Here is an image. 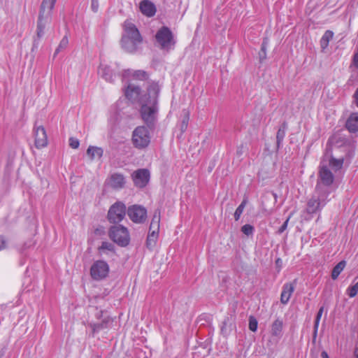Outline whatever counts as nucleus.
<instances>
[{
    "label": "nucleus",
    "mask_w": 358,
    "mask_h": 358,
    "mask_svg": "<svg viewBox=\"0 0 358 358\" xmlns=\"http://www.w3.org/2000/svg\"><path fill=\"white\" fill-rule=\"evenodd\" d=\"M113 320L109 317L104 318L101 323L90 322L89 327L91 328L92 333H99L100 331L110 328L113 324Z\"/></svg>",
    "instance_id": "nucleus-19"
},
{
    "label": "nucleus",
    "mask_w": 358,
    "mask_h": 358,
    "mask_svg": "<svg viewBox=\"0 0 358 358\" xmlns=\"http://www.w3.org/2000/svg\"><path fill=\"white\" fill-rule=\"evenodd\" d=\"M125 182L124 176L120 173H113L108 179V185L115 189L123 188Z\"/></svg>",
    "instance_id": "nucleus-16"
},
{
    "label": "nucleus",
    "mask_w": 358,
    "mask_h": 358,
    "mask_svg": "<svg viewBox=\"0 0 358 358\" xmlns=\"http://www.w3.org/2000/svg\"><path fill=\"white\" fill-rule=\"evenodd\" d=\"M321 357L322 358H329V356H328V354L325 351H323L321 353Z\"/></svg>",
    "instance_id": "nucleus-47"
},
{
    "label": "nucleus",
    "mask_w": 358,
    "mask_h": 358,
    "mask_svg": "<svg viewBox=\"0 0 358 358\" xmlns=\"http://www.w3.org/2000/svg\"><path fill=\"white\" fill-rule=\"evenodd\" d=\"M99 250L102 253H106V251L113 252L114 245L111 243L103 241L102 242L101 245L99 248Z\"/></svg>",
    "instance_id": "nucleus-30"
},
{
    "label": "nucleus",
    "mask_w": 358,
    "mask_h": 358,
    "mask_svg": "<svg viewBox=\"0 0 358 358\" xmlns=\"http://www.w3.org/2000/svg\"><path fill=\"white\" fill-rule=\"evenodd\" d=\"M268 45V38H264L262 43V47H261V52L262 53H260V57H263V58H265L266 57V48H267V46Z\"/></svg>",
    "instance_id": "nucleus-37"
},
{
    "label": "nucleus",
    "mask_w": 358,
    "mask_h": 358,
    "mask_svg": "<svg viewBox=\"0 0 358 358\" xmlns=\"http://www.w3.org/2000/svg\"><path fill=\"white\" fill-rule=\"evenodd\" d=\"M142 41V36L135 24L126 20L123 25L122 48L127 52L134 53L138 49Z\"/></svg>",
    "instance_id": "nucleus-2"
},
{
    "label": "nucleus",
    "mask_w": 358,
    "mask_h": 358,
    "mask_svg": "<svg viewBox=\"0 0 358 358\" xmlns=\"http://www.w3.org/2000/svg\"><path fill=\"white\" fill-rule=\"evenodd\" d=\"M241 231L246 236H252L254 234L255 228L252 225L246 224L241 227Z\"/></svg>",
    "instance_id": "nucleus-33"
},
{
    "label": "nucleus",
    "mask_w": 358,
    "mask_h": 358,
    "mask_svg": "<svg viewBox=\"0 0 358 358\" xmlns=\"http://www.w3.org/2000/svg\"><path fill=\"white\" fill-rule=\"evenodd\" d=\"M131 178L136 187L143 188L149 182L150 173L146 169H139L132 173Z\"/></svg>",
    "instance_id": "nucleus-13"
},
{
    "label": "nucleus",
    "mask_w": 358,
    "mask_h": 358,
    "mask_svg": "<svg viewBox=\"0 0 358 358\" xmlns=\"http://www.w3.org/2000/svg\"><path fill=\"white\" fill-rule=\"evenodd\" d=\"M132 142L134 145L138 149L148 147L150 143V135L148 129L145 126L137 127L132 134Z\"/></svg>",
    "instance_id": "nucleus-6"
},
{
    "label": "nucleus",
    "mask_w": 358,
    "mask_h": 358,
    "mask_svg": "<svg viewBox=\"0 0 358 358\" xmlns=\"http://www.w3.org/2000/svg\"><path fill=\"white\" fill-rule=\"evenodd\" d=\"M127 87L124 90V94L127 99L132 103H141V99L148 98V86L147 87V92L145 94H142L140 87L135 83H125Z\"/></svg>",
    "instance_id": "nucleus-9"
},
{
    "label": "nucleus",
    "mask_w": 358,
    "mask_h": 358,
    "mask_svg": "<svg viewBox=\"0 0 358 358\" xmlns=\"http://www.w3.org/2000/svg\"><path fill=\"white\" fill-rule=\"evenodd\" d=\"M148 78V74L143 70H125L122 74L124 83H134L136 81H143Z\"/></svg>",
    "instance_id": "nucleus-11"
},
{
    "label": "nucleus",
    "mask_w": 358,
    "mask_h": 358,
    "mask_svg": "<svg viewBox=\"0 0 358 358\" xmlns=\"http://www.w3.org/2000/svg\"><path fill=\"white\" fill-rule=\"evenodd\" d=\"M353 98L355 100V103L357 106V107L358 108V88L356 90V91L353 95Z\"/></svg>",
    "instance_id": "nucleus-44"
},
{
    "label": "nucleus",
    "mask_w": 358,
    "mask_h": 358,
    "mask_svg": "<svg viewBox=\"0 0 358 358\" xmlns=\"http://www.w3.org/2000/svg\"><path fill=\"white\" fill-rule=\"evenodd\" d=\"M98 72L107 82H113L115 77L110 67L106 64H101Z\"/></svg>",
    "instance_id": "nucleus-20"
},
{
    "label": "nucleus",
    "mask_w": 358,
    "mask_h": 358,
    "mask_svg": "<svg viewBox=\"0 0 358 358\" xmlns=\"http://www.w3.org/2000/svg\"><path fill=\"white\" fill-rule=\"evenodd\" d=\"M111 239L121 246H127L130 241L127 229L122 225L111 227L109 231Z\"/></svg>",
    "instance_id": "nucleus-7"
},
{
    "label": "nucleus",
    "mask_w": 358,
    "mask_h": 358,
    "mask_svg": "<svg viewBox=\"0 0 358 358\" xmlns=\"http://www.w3.org/2000/svg\"><path fill=\"white\" fill-rule=\"evenodd\" d=\"M292 215H293V213L290 214L289 215V217L287 218V220L282 224V226L279 228V229H278V233L279 234H282V233H283L286 230V229L287 227V225H288L289 220L292 217Z\"/></svg>",
    "instance_id": "nucleus-40"
},
{
    "label": "nucleus",
    "mask_w": 358,
    "mask_h": 358,
    "mask_svg": "<svg viewBox=\"0 0 358 358\" xmlns=\"http://www.w3.org/2000/svg\"><path fill=\"white\" fill-rule=\"evenodd\" d=\"M319 176L321 182L327 187L330 186L334 180L333 173L327 166H322L320 168Z\"/></svg>",
    "instance_id": "nucleus-18"
},
{
    "label": "nucleus",
    "mask_w": 358,
    "mask_h": 358,
    "mask_svg": "<svg viewBox=\"0 0 358 358\" xmlns=\"http://www.w3.org/2000/svg\"><path fill=\"white\" fill-rule=\"evenodd\" d=\"M246 204H247V199H244L242 201L241 203L236 209L235 213H234V219L236 221H238L240 219Z\"/></svg>",
    "instance_id": "nucleus-29"
},
{
    "label": "nucleus",
    "mask_w": 358,
    "mask_h": 358,
    "mask_svg": "<svg viewBox=\"0 0 358 358\" xmlns=\"http://www.w3.org/2000/svg\"><path fill=\"white\" fill-rule=\"evenodd\" d=\"M343 164V159H335V158H331L329 161V166L335 169V170H338L340 169H341L342 166Z\"/></svg>",
    "instance_id": "nucleus-31"
},
{
    "label": "nucleus",
    "mask_w": 358,
    "mask_h": 358,
    "mask_svg": "<svg viewBox=\"0 0 358 358\" xmlns=\"http://www.w3.org/2000/svg\"><path fill=\"white\" fill-rule=\"evenodd\" d=\"M141 12L147 17H152L156 13L155 4L149 0H143L140 3Z\"/></svg>",
    "instance_id": "nucleus-17"
},
{
    "label": "nucleus",
    "mask_w": 358,
    "mask_h": 358,
    "mask_svg": "<svg viewBox=\"0 0 358 358\" xmlns=\"http://www.w3.org/2000/svg\"><path fill=\"white\" fill-rule=\"evenodd\" d=\"M316 188H317V191H319V189H320V185L319 184L317 185V187Z\"/></svg>",
    "instance_id": "nucleus-49"
},
{
    "label": "nucleus",
    "mask_w": 358,
    "mask_h": 358,
    "mask_svg": "<svg viewBox=\"0 0 358 358\" xmlns=\"http://www.w3.org/2000/svg\"><path fill=\"white\" fill-rule=\"evenodd\" d=\"M189 119V114L186 113L184 119L182 120L180 125V131H181L182 134L183 132H185L187 128Z\"/></svg>",
    "instance_id": "nucleus-36"
},
{
    "label": "nucleus",
    "mask_w": 358,
    "mask_h": 358,
    "mask_svg": "<svg viewBox=\"0 0 358 358\" xmlns=\"http://www.w3.org/2000/svg\"><path fill=\"white\" fill-rule=\"evenodd\" d=\"M110 267L103 260L95 261L90 268V275L94 280L99 281L106 278L109 274Z\"/></svg>",
    "instance_id": "nucleus-8"
},
{
    "label": "nucleus",
    "mask_w": 358,
    "mask_h": 358,
    "mask_svg": "<svg viewBox=\"0 0 358 358\" xmlns=\"http://www.w3.org/2000/svg\"><path fill=\"white\" fill-rule=\"evenodd\" d=\"M258 322L254 316L249 317V329L250 331L255 332L257 330Z\"/></svg>",
    "instance_id": "nucleus-35"
},
{
    "label": "nucleus",
    "mask_w": 358,
    "mask_h": 358,
    "mask_svg": "<svg viewBox=\"0 0 358 358\" xmlns=\"http://www.w3.org/2000/svg\"><path fill=\"white\" fill-rule=\"evenodd\" d=\"M275 264L279 268V269H280L281 268V265H282V259L280 258H278L275 260Z\"/></svg>",
    "instance_id": "nucleus-46"
},
{
    "label": "nucleus",
    "mask_w": 358,
    "mask_h": 358,
    "mask_svg": "<svg viewBox=\"0 0 358 358\" xmlns=\"http://www.w3.org/2000/svg\"><path fill=\"white\" fill-rule=\"evenodd\" d=\"M317 197L313 196L307 203L306 208L301 213V217L305 220H310L313 215L320 211L327 204L326 199L329 192H318Z\"/></svg>",
    "instance_id": "nucleus-4"
},
{
    "label": "nucleus",
    "mask_w": 358,
    "mask_h": 358,
    "mask_svg": "<svg viewBox=\"0 0 358 358\" xmlns=\"http://www.w3.org/2000/svg\"><path fill=\"white\" fill-rule=\"evenodd\" d=\"M159 224L160 212L159 210H155L150 223V230L154 229L155 231H159Z\"/></svg>",
    "instance_id": "nucleus-26"
},
{
    "label": "nucleus",
    "mask_w": 358,
    "mask_h": 358,
    "mask_svg": "<svg viewBox=\"0 0 358 358\" xmlns=\"http://www.w3.org/2000/svg\"><path fill=\"white\" fill-rule=\"evenodd\" d=\"M353 285L349 286L346 290L347 294L350 297H355L358 292V277H356L352 282Z\"/></svg>",
    "instance_id": "nucleus-27"
},
{
    "label": "nucleus",
    "mask_w": 358,
    "mask_h": 358,
    "mask_svg": "<svg viewBox=\"0 0 358 358\" xmlns=\"http://www.w3.org/2000/svg\"><path fill=\"white\" fill-rule=\"evenodd\" d=\"M37 45H38V43L36 41V39L34 40V47H37Z\"/></svg>",
    "instance_id": "nucleus-48"
},
{
    "label": "nucleus",
    "mask_w": 358,
    "mask_h": 358,
    "mask_svg": "<svg viewBox=\"0 0 358 358\" xmlns=\"http://www.w3.org/2000/svg\"><path fill=\"white\" fill-rule=\"evenodd\" d=\"M334 32L330 30H327L324 32L320 39V46L322 50H325L328 45L329 41L333 38Z\"/></svg>",
    "instance_id": "nucleus-24"
},
{
    "label": "nucleus",
    "mask_w": 358,
    "mask_h": 358,
    "mask_svg": "<svg viewBox=\"0 0 358 358\" xmlns=\"http://www.w3.org/2000/svg\"><path fill=\"white\" fill-rule=\"evenodd\" d=\"M346 128L351 133L358 131V113H352L346 122Z\"/></svg>",
    "instance_id": "nucleus-21"
},
{
    "label": "nucleus",
    "mask_w": 358,
    "mask_h": 358,
    "mask_svg": "<svg viewBox=\"0 0 358 358\" xmlns=\"http://www.w3.org/2000/svg\"><path fill=\"white\" fill-rule=\"evenodd\" d=\"M127 215L132 222L143 223L147 218V210L143 206L133 205L129 207Z\"/></svg>",
    "instance_id": "nucleus-12"
},
{
    "label": "nucleus",
    "mask_w": 358,
    "mask_h": 358,
    "mask_svg": "<svg viewBox=\"0 0 358 358\" xmlns=\"http://www.w3.org/2000/svg\"><path fill=\"white\" fill-rule=\"evenodd\" d=\"M346 266L345 261L343 260L338 262L333 268L331 272V278L333 280H336L341 273L344 270Z\"/></svg>",
    "instance_id": "nucleus-25"
},
{
    "label": "nucleus",
    "mask_w": 358,
    "mask_h": 358,
    "mask_svg": "<svg viewBox=\"0 0 358 358\" xmlns=\"http://www.w3.org/2000/svg\"><path fill=\"white\" fill-rule=\"evenodd\" d=\"M352 61H353V64H354L355 66L357 69H358V48H357V51L354 54Z\"/></svg>",
    "instance_id": "nucleus-43"
},
{
    "label": "nucleus",
    "mask_w": 358,
    "mask_h": 358,
    "mask_svg": "<svg viewBox=\"0 0 358 358\" xmlns=\"http://www.w3.org/2000/svg\"><path fill=\"white\" fill-rule=\"evenodd\" d=\"M68 43V38L66 36L63 37L59 44L58 48L56 49L54 55L55 56L56 55H57L61 50L65 49L67 47Z\"/></svg>",
    "instance_id": "nucleus-34"
},
{
    "label": "nucleus",
    "mask_w": 358,
    "mask_h": 358,
    "mask_svg": "<svg viewBox=\"0 0 358 358\" xmlns=\"http://www.w3.org/2000/svg\"><path fill=\"white\" fill-rule=\"evenodd\" d=\"M69 145L71 148H72L73 149H76L79 147L80 142L78 138H74V137H71L69 138Z\"/></svg>",
    "instance_id": "nucleus-39"
},
{
    "label": "nucleus",
    "mask_w": 358,
    "mask_h": 358,
    "mask_svg": "<svg viewBox=\"0 0 358 358\" xmlns=\"http://www.w3.org/2000/svg\"><path fill=\"white\" fill-rule=\"evenodd\" d=\"M158 232L155 231L154 229L150 230L149 234L147 238V245L148 248H152L157 238Z\"/></svg>",
    "instance_id": "nucleus-28"
},
{
    "label": "nucleus",
    "mask_w": 358,
    "mask_h": 358,
    "mask_svg": "<svg viewBox=\"0 0 358 358\" xmlns=\"http://www.w3.org/2000/svg\"><path fill=\"white\" fill-rule=\"evenodd\" d=\"M56 1L57 0L42 1L37 22L36 35L38 40L43 36L45 28L51 21L52 9Z\"/></svg>",
    "instance_id": "nucleus-3"
},
{
    "label": "nucleus",
    "mask_w": 358,
    "mask_h": 358,
    "mask_svg": "<svg viewBox=\"0 0 358 358\" xmlns=\"http://www.w3.org/2000/svg\"><path fill=\"white\" fill-rule=\"evenodd\" d=\"M324 309V306L320 307L317 313L316 318H315V320L314 322L315 327H317V326H319V324H320V321L322 315L323 314Z\"/></svg>",
    "instance_id": "nucleus-38"
},
{
    "label": "nucleus",
    "mask_w": 358,
    "mask_h": 358,
    "mask_svg": "<svg viewBox=\"0 0 358 358\" xmlns=\"http://www.w3.org/2000/svg\"><path fill=\"white\" fill-rule=\"evenodd\" d=\"M283 322L281 320H275L271 325V334L273 336L280 337L282 336Z\"/></svg>",
    "instance_id": "nucleus-23"
},
{
    "label": "nucleus",
    "mask_w": 358,
    "mask_h": 358,
    "mask_svg": "<svg viewBox=\"0 0 358 358\" xmlns=\"http://www.w3.org/2000/svg\"><path fill=\"white\" fill-rule=\"evenodd\" d=\"M35 145L37 148H42L47 145L48 138L43 127H36L34 130Z\"/></svg>",
    "instance_id": "nucleus-14"
},
{
    "label": "nucleus",
    "mask_w": 358,
    "mask_h": 358,
    "mask_svg": "<svg viewBox=\"0 0 358 358\" xmlns=\"http://www.w3.org/2000/svg\"><path fill=\"white\" fill-rule=\"evenodd\" d=\"M6 247V241L3 236H0V251Z\"/></svg>",
    "instance_id": "nucleus-42"
},
{
    "label": "nucleus",
    "mask_w": 358,
    "mask_h": 358,
    "mask_svg": "<svg viewBox=\"0 0 358 358\" xmlns=\"http://www.w3.org/2000/svg\"><path fill=\"white\" fill-rule=\"evenodd\" d=\"M318 327H319V326H317V327H315V326L314 325V327H313L314 329H313V340H315L317 338Z\"/></svg>",
    "instance_id": "nucleus-45"
},
{
    "label": "nucleus",
    "mask_w": 358,
    "mask_h": 358,
    "mask_svg": "<svg viewBox=\"0 0 358 358\" xmlns=\"http://www.w3.org/2000/svg\"><path fill=\"white\" fill-rule=\"evenodd\" d=\"M160 87L157 83H149L148 98L141 99V103H140L141 117L150 128L153 127L157 120L159 112L158 97Z\"/></svg>",
    "instance_id": "nucleus-1"
},
{
    "label": "nucleus",
    "mask_w": 358,
    "mask_h": 358,
    "mask_svg": "<svg viewBox=\"0 0 358 358\" xmlns=\"http://www.w3.org/2000/svg\"><path fill=\"white\" fill-rule=\"evenodd\" d=\"M155 39L162 50L169 51L174 49L176 40L169 27L160 28L156 33Z\"/></svg>",
    "instance_id": "nucleus-5"
},
{
    "label": "nucleus",
    "mask_w": 358,
    "mask_h": 358,
    "mask_svg": "<svg viewBox=\"0 0 358 358\" xmlns=\"http://www.w3.org/2000/svg\"><path fill=\"white\" fill-rule=\"evenodd\" d=\"M86 153L91 160L100 159L103 155V150L101 147L90 145Z\"/></svg>",
    "instance_id": "nucleus-22"
},
{
    "label": "nucleus",
    "mask_w": 358,
    "mask_h": 358,
    "mask_svg": "<svg viewBox=\"0 0 358 358\" xmlns=\"http://www.w3.org/2000/svg\"><path fill=\"white\" fill-rule=\"evenodd\" d=\"M91 8L94 13L98 11L99 0H91Z\"/></svg>",
    "instance_id": "nucleus-41"
},
{
    "label": "nucleus",
    "mask_w": 358,
    "mask_h": 358,
    "mask_svg": "<svg viewBox=\"0 0 358 358\" xmlns=\"http://www.w3.org/2000/svg\"><path fill=\"white\" fill-rule=\"evenodd\" d=\"M296 284V280H294L293 282L285 283L283 285L280 295V302L282 304H287L289 301V299L294 291Z\"/></svg>",
    "instance_id": "nucleus-15"
},
{
    "label": "nucleus",
    "mask_w": 358,
    "mask_h": 358,
    "mask_svg": "<svg viewBox=\"0 0 358 358\" xmlns=\"http://www.w3.org/2000/svg\"><path fill=\"white\" fill-rule=\"evenodd\" d=\"M126 214V206L120 201L115 203L109 209L108 218L110 222H120Z\"/></svg>",
    "instance_id": "nucleus-10"
},
{
    "label": "nucleus",
    "mask_w": 358,
    "mask_h": 358,
    "mask_svg": "<svg viewBox=\"0 0 358 358\" xmlns=\"http://www.w3.org/2000/svg\"><path fill=\"white\" fill-rule=\"evenodd\" d=\"M285 136V126L283 125V127H280L276 135V140H277V145L278 147L280 146V143L283 141L284 138Z\"/></svg>",
    "instance_id": "nucleus-32"
}]
</instances>
